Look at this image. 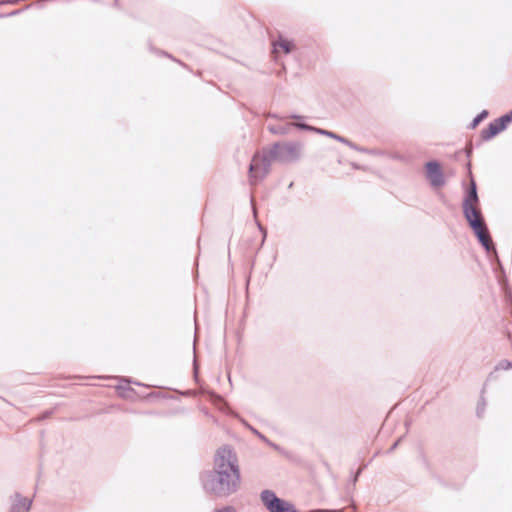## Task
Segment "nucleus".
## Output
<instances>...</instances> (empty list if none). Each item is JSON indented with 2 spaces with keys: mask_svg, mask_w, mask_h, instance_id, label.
I'll return each instance as SVG.
<instances>
[{
  "mask_svg": "<svg viewBox=\"0 0 512 512\" xmlns=\"http://www.w3.org/2000/svg\"><path fill=\"white\" fill-rule=\"evenodd\" d=\"M241 483L237 454L228 446L219 448L214 457L210 489L217 495L235 492Z\"/></svg>",
  "mask_w": 512,
  "mask_h": 512,
  "instance_id": "nucleus-1",
  "label": "nucleus"
},
{
  "mask_svg": "<svg viewBox=\"0 0 512 512\" xmlns=\"http://www.w3.org/2000/svg\"><path fill=\"white\" fill-rule=\"evenodd\" d=\"M464 216L474 231L480 243L486 250H490L493 246L492 239L483 220L481 209L479 207V199L476 191V184L471 182L469 195L463 203Z\"/></svg>",
  "mask_w": 512,
  "mask_h": 512,
  "instance_id": "nucleus-2",
  "label": "nucleus"
},
{
  "mask_svg": "<svg viewBox=\"0 0 512 512\" xmlns=\"http://www.w3.org/2000/svg\"><path fill=\"white\" fill-rule=\"evenodd\" d=\"M301 146L298 143H277L269 150L270 159L288 162L300 157Z\"/></svg>",
  "mask_w": 512,
  "mask_h": 512,
  "instance_id": "nucleus-3",
  "label": "nucleus"
},
{
  "mask_svg": "<svg viewBox=\"0 0 512 512\" xmlns=\"http://www.w3.org/2000/svg\"><path fill=\"white\" fill-rule=\"evenodd\" d=\"M274 161L270 159L269 151L267 154H257L253 157L250 164V180L252 183H256L259 179H262L269 172L270 163Z\"/></svg>",
  "mask_w": 512,
  "mask_h": 512,
  "instance_id": "nucleus-4",
  "label": "nucleus"
},
{
  "mask_svg": "<svg viewBox=\"0 0 512 512\" xmlns=\"http://www.w3.org/2000/svg\"><path fill=\"white\" fill-rule=\"evenodd\" d=\"M261 499L270 512H295L291 504L278 498L271 491L262 492Z\"/></svg>",
  "mask_w": 512,
  "mask_h": 512,
  "instance_id": "nucleus-5",
  "label": "nucleus"
},
{
  "mask_svg": "<svg viewBox=\"0 0 512 512\" xmlns=\"http://www.w3.org/2000/svg\"><path fill=\"white\" fill-rule=\"evenodd\" d=\"M512 121V111L499 119L491 122L488 127L482 130L481 135L485 140H489L506 128V125Z\"/></svg>",
  "mask_w": 512,
  "mask_h": 512,
  "instance_id": "nucleus-6",
  "label": "nucleus"
},
{
  "mask_svg": "<svg viewBox=\"0 0 512 512\" xmlns=\"http://www.w3.org/2000/svg\"><path fill=\"white\" fill-rule=\"evenodd\" d=\"M426 173H427V178L429 179L430 183L433 186L439 187L444 184L443 174H442L440 165L438 163L428 162L426 164Z\"/></svg>",
  "mask_w": 512,
  "mask_h": 512,
  "instance_id": "nucleus-7",
  "label": "nucleus"
},
{
  "mask_svg": "<svg viewBox=\"0 0 512 512\" xmlns=\"http://www.w3.org/2000/svg\"><path fill=\"white\" fill-rule=\"evenodd\" d=\"M274 50L273 52L275 54H278L280 52H283L285 54L291 52L294 48V45L289 40L279 38L277 41L273 43Z\"/></svg>",
  "mask_w": 512,
  "mask_h": 512,
  "instance_id": "nucleus-8",
  "label": "nucleus"
},
{
  "mask_svg": "<svg viewBox=\"0 0 512 512\" xmlns=\"http://www.w3.org/2000/svg\"><path fill=\"white\" fill-rule=\"evenodd\" d=\"M30 501L27 498H22L19 496L15 497L14 503L12 505V510L14 512L26 511L30 507Z\"/></svg>",
  "mask_w": 512,
  "mask_h": 512,
  "instance_id": "nucleus-9",
  "label": "nucleus"
},
{
  "mask_svg": "<svg viewBox=\"0 0 512 512\" xmlns=\"http://www.w3.org/2000/svg\"><path fill=\"white\" fill-rule=\"evenodd\" d=\"M216 512H235V510L232 507H224V508L216 510Z\"/></svg>",
  "mask_w": 512,
  "mask_h": 512,
  "instance_id": "nucleus-10",
  "label": "nucleus"
}]
</instances>
